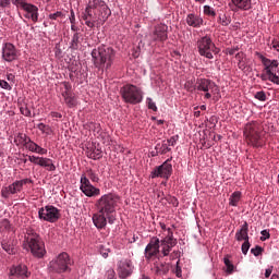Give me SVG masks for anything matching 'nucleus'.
<instances>
[{
  "mask_svg": "<svg viewBox=\"0 0 279 279\" xmlns=\"http://www.w3.org/2000/svg\"><path fill=\"white\" fill-rule=\"evenodd\" d=\"M87 156L92 158V160H99L100 158H102L104 155L101 149L94 147L87 151Z\"/></svg>",
  "mask_w": 279,
  "mask_h": 279,
  "instance_id": "32",
  "label": "nucleus"
},
{
  "mask_svg": "<svg viewBox=\"0 0 279 279\" xmlns=\"http://www.w3.org/2000/svg\"><path fill=\"white\" fill-rule=\"evenodd\" d=\"M259 77L260 80H263V82H267V80H269V74H267L266 72V74L265 73L260 74Z\"/></svg>",
  "mask_w": 279,
  "mask_h": 279,
  "instance_id": "63",
  "label": "nucleus"
},
{
  "mask_svg": "<svg viewBox=\"0 0 279 279\" xmlns=\"http://www.w3.org/2000/svg\"><path fill=\"white\" fill-rule=\"evenodd\" d=\"M35 154H40V156H45L47 154V149L37 146V149L35 150Z\"/></svg>",
  "mask_w": 279,
  "mask_h": 279,
  "instance_id": "55",
  "label": "nucleus"
},
{
  "mask_svg": "<svg viewBox=\"0 0 279 279\" xmlns=\"http://www.w3.org/2000/svg\"><path fill=\"white\" fill-rule=\"evenodd\" d=\"M263 252H264L263 247L258 245H256L254 248L251 250V254H254L255 256H260Z\"/></svg>",
  "mask_w": 279,
  "mask_h": 279,
  "instance_id": "48",
  "label": "nucleus"
},
{
  "mask_svg": "<svg viewBox=\"0 0 279 279\" xmlns=\"http://www.w3.org/2000/svg\"><path fill=\"white\" fill-rule=\"evenodd\" d=\"M63 87H64V92L63 93H66L68 95H71L72 93H71V88H72V86H71V83H69V82H63Z\"/></svg>",
  "mask_w": 279,
  "mask_h": 279,
  "instance_id": "52",
  "label": "nucleus"
},
{
  "mask_svg": "<svg viewBox=\"0 0 279 279\" xmlns=\"http://www.w3.org/2000/svg\"><path fill=\"white\" fill-rule=\"evenodd\" d=\"M250 225H247V222H244L240 230H238L235 232V240H238L239 242L241 241H250Z\"/></svg>",
  "mask_w": 279,
  "mask_h": 279,
  "instance_id": "24",
  "label": "nucleus"
},
{
  "mask_svg": "<svg viewBox=\"0 0 279 279\" xmlns=\"http://www.w3.org/2000/svg\"><path fill=\"white\" fill-rule=\"evenodd\" d=\"M38 217L41 221H48V223H56L62 217L60 209L53 205H47L39 208Z\"/></svg>",
  "mask_w": 279,
  "mask_h": 279,
  "instance_id": "10",
  "label": "nucleus"
},
{
  "mask_svg": "<svg viewBox=\"0 0 279 279\" xmlns=\"http://www.w3.org/2000/svg\"><path fill=\"white\" fill-rule=\"evenodd\" d=\"M223 263L227 267V272L228 274H233L234 272V264H232V262L230 260V255H226L223 258Z\"/></svg>",
  "mask_w": 279,
  "mask_h": 279,
  "instance_id": "35",
  "label": "nucleus"
},
{
  "mask_svg": "<svg viewBox=\"0 0 279 279\" xmlns=\"http://www.w3.org/2000/svg\"><path fill=\"white\" fill-rule=\"evenodd\" d=\"M197 49L199 56H203L208 60H213V58H215L213 53H219V48L215 46V43H213V39L208 35L197 40Z\"/></svg>",
  "mask_w": 279,
  "mask_h": 279,
  "instance_id": "7",
  "label": "nucleus"
},
{
  "mask_svg": "<svg viewBox=\"0 0 279 279\" xmlns=\"http://www.w3.org/2000/svg\"><path fill=\"white\" fill-rule=\"evenodd\" d=\"M48 19H50V21H60L64 19V13H62V11H57L56 13H50Z\"/></svg>",
  "mask_w": 279,
  "mask_h": 279,
  "instance_id": "41",
  "label": "nucleus"
},
{
  "mask_svg": "<svg viewBox=\"0 0 279 279\" xmlns=\"http://www.w3.org/2000/svg\"><path fill=\"white\" fill-rule=\"evenodd\" d=\"M71 265H73L71 256L66 252H63L49 263L48 269L52 274H66L71 271Z\"/></svg>",
  "mask_w": 279,
  "mask_h": 279,
  "instance_id": "5",
  "label": "nucleus"
},
{
  "mask_svg": "<svg viewBox=\"0 0 279 279\" xmlns=\"http://www.w3.org/2000/svg\"><path fill=\"white\" fill-rule=\"evenodd\" d=\"M62 97L68 108H75V106H77V100L73 94L62 93Z\"/></svg>",
  "mask_w": 279,
  "mask_h": 279,
  "instance_id": "30",
  "label": "nucleus"
},
{
  "mask_svg": "<svg viewBox=\"0 0 279 279\" xmlns=\"http://www.w3.org/2000/svg\"><path fill=\"white\" fill-rule=\"evenodd\" d=\"M260 58H262V62L265 66L266 73H267L268 69L271 70V73H276V69H278V64H279L278 61L277 60L271 61L265 57H260Z\"/></svg>",
  "mask_w": 279,
  "mask_h": 279,
  "instance_id": "27",
  "label": "nucleus"
},
{
  "mask_svg": "<svg viewBox=\"0 0 279 279\" xmlns=\"http://www.w3.org/2000/svg\"><path fill=\"white\" fill-rule=\"evenodd\" d=\"M155 149L157 154H168V151H171V148H169V144H167V141H163L161 144H157Z\"/></svg>",
  "mask_w": 279,
  "mask_h": 279,
  "instance_id": "33",
  "label": "nucleus"
},
{
  "mask_svg": "<svg viewBox=\"0 0 279 279\" xmlns=\"http://www.w3.org/2000/svg\"><path fill=\"white\" fill-rule=\"evenodd\" d=\"M93 10H98V19L95 21V16H93ZM112 11L108 8V4L104 0H93L89 1L85 11L82 13V19L85 21V25L93 29L95 27V23H106Z\"/></svg>",
  "mask_w": 279,
  "mask_h": 279,
  "instance_id": "1",
  "label": "nucleus"
},
{
  "mask_svg": "<svg viewBox=\"0 0 279 279\" xmlns=\"http://www.w3.org/2000/svg\"><path fill=\"white\" fill-rule=\"evenodd\" d=\"M12 3L26 12L24 14L26 19H31L33 23H38V7L27 3L25 0H13Z\"/></svg>",
  "mask_w": 279,
  "mask_h": 279,
  "instance_id": "12",
  "label": "nucleus"
},
{
  "mask_svg": "<svg viewBox=\"0 0 279 279\" xmlns=\"http://www.w3.org/2000/svg\"><path fill=\"white\" fill-rule=\"evenodd\" d=\"M80 189L86 197H97L101 195V190L98 187H95L94 185L90 184V180L86 178V174L81 175V185Z\"/></svg>",
  "mask_w": 279,
  "mask_h": 279,
  "instance_id": "14",
  "label": "nucleus"
},
{
  "mask_svg": "<svg viewBox=\"0 0 279 279\" xmlns=\"http://www.w3.org/2000/svg\"><path fill=\"white\" fill-rule=\"evenodd\" d=\"M171 173H173V166L169 163L168 159L161 166L154 169L151 178H166V180H169V178H171Z\"/></svg>",
  "mask_w": 279,
  "mask_h": 279,
  "instance_id": "16",
  "label": "nucleus"
},
{
  "mask_svg": "<svg viewBox=\"0 0 279 279\" xmlns=\"http://www.w3.org/2000/svg\"><path fill=\"white\" fill-rule=\"evenodd\" d=\"M184 86L189 93L197 90V85H195V81L193 80L187 81Z\"/></svg>",
  "mask_w": 279,
  "mask_h": 279,
  "instance_id": "43",
  "label": "nucleus"
},
{
  "mask_svg": "<svg viewBox=\"0 0 279 279\" xmlns=\"http://www.w3.org/2000/svg\"><path fill=\"white\" fill-rule=\"evenodd\" d=\"M167 29L169 27L165 24H159L155 27V31L153 33V40L156 43V40H159L160 43H165L169 36L167 35Z\"/></svg>",
  "mask_w": 279,
  "mask_h": 279,
  "instance_id": "20",
  "label": "nucleus"
},
{
  "mask_svg": "<svg viewBox=\"0 0 279 279\" xmlns=\"http://www.w3.org/2000/svg\"><path fill=\"white\" fill-rule=\"evenodd\" d=\"M178 245V240L173 238V231L171 229H168V234L163 239L159 240V250L162 254V256H169L171 254V250Z\"/></svg>",
  "mask_w": 279,
  "mask_h": 279,
  "instance_id": "13",
  "label": "nucleus"
},
{
  "mask_svg": "<svg viewBox=\"0 0 279 279\" xmlns=\"http://www.w3.org/2000/svg\"><path fill=\"white\" fill-rule=\"evenodd\" d=\"M25 184H34V181L32 179H22V180H16L9 186H3L1 190V197L4 199H8L10 195H16L23 191V186Z\"/></svg>",
  "mask_w": 279,
  "mask_h": 279,
  "instance_id": "9",
  "label": "nucleus"
},
{
  "mask_svg": "<svg viewBox=\"0 0 279 279\" xmlns=\"http://www.w3.org/2000/svg\"><path fill=\"white\" fill-rule=\"evenodd\" d=\"M20 111L24 117H32V110L27 106L21 107Z\"/></svg>",
  "mask_w": 279,
  "mask_h": 279,
  "instance_id": "47",
  "label": "nucleus"
},
{
  "mask_svg": "<svg viewBox=\"0 0 279 279\" xmlns=\"http://www.w3.org/2000/svg\"><path fill=\"white\" fill-rule=\"evenodd\" d=\"M274 271V267L271 266L270 268H267L265 271V278H269L271 276V272Z\"/></svg>",
  "mask_w": 279,
  "mask_h": 279,
  "instance_id": "60",
  "label": "nucleus"
},
{
  "mask_svg": "<svg viewBox=\"0 0 279 279\" xmlns=\"http://www.w3.org/2000/svg\"><path fill=\"white\" fill-rule=\"evenodd\" d=\"M23 247L31 252L35 258H44L45 254H47L45 242H43V239L37 233H28L24 238Z\"/></svg>",
  "mask_w": 279,
  "mask_h": 279,
  "instance_id": "3",
  "label": "nucleus"
},
{
  "mask_svg": "<svg viewBox=\"0 0 279 279\" xmlns=\"http://www.w3.org/2000/svg\"><path fill=\"white\" fill-rule=\"evenodd\" d=\"M106 217H107V219H108V223H114V216L112 215V214H109V215H105Z\"/></svg>",
  "mask_w": 279,
  "mask_h": 279,
  "instance_id": "58",
  "label": "nucleus"
},
{
  "mask_svg": "<svg viewBox=\"0 0 279 279\" xmlns=\"http://www.w3.org/2000/svg\"><path fill=\"white\" fill-rule=\"evenodd\" d=\"M1 247L7 252V254L14 255L16 254V248L14 247V240L4 239L1 242Z\"/></svg>",
  "mask_w": 279,
  "mask_h": 279,
  "instance_id": "25",
  "label": "nucleus"
},
{
  "mask_svg": "<svg viewBox=\"0 0 279 279\" xmlns=\"http://www.w3.org/2000/svg\"><path fill=\"white\" fill-rule=\"evenodd\" d=\"M98 213L112 215L117 208V196L114 194H105L96 203Z\"/></svg>",
  "mask_w": 279,
  "mask_h": 279,
  "instance_id": "8",
  "label": "nucleus"
},
{
  "mask_svg": "<svg viewBox=\"0 0 279 279\" xmlns=\"http://www.w3.org/2000/svg\"><path fill=\"white\" fill-rule=\"evenodd\" d=\"M19 58L16 47L13 44L7 43L2 47V60L5 62H14Z\"/></svg>",
  "mask_w": 279,
  "mask_h": 279,
  "instance_id": "18",
  "label": "nucleus"
},
{
  "mask_svg": "<svg viewBox=\"0 0 279 279\" xmlns=\"http://www.w3.org/2000/svg\"><path fill=\"white\" fill-rule=\"evenodd\" d=\"M153 269L157 276H166V274H169V264L160 262V257H158L154 263Z\"/></svg>",
  "mask_w": 279,
  "mask_h": 279,
  "instance_id": "23",
  "label": "nucleus"
},
{
  "mask_svg": "<svg viewBox=\"0 0 279 279\" xmlns=\"http://www.w3.org/2000/svg\"><path fill=\"white\" fill-rule=\"evenodd\" d=\"M28 160H29V162H33L34 165H38V162L40 161V157L29 156Z\"/></svg>",
  "mask_w": 279,
  "mask_h": 279,
  "instance_id": "56",
  "label": "nucleus"
},
{
  "mask_svg": "<svg viewBox=\"0 0 279 279\" xmlns=\"http://www.w3.org/2000/svg\"><path fill=\"white\" fill-rule=\"evenodd\" d=\"M175 276L177 278H182V268H180V266H177Z\"/></svg>",
  "mask_w": 279,
  "mask_h": 279,
  "instance_id": "61",
  "label": "nucleus"
},
{
  "mask_svg": "<svg viewBox=\"0 0 279 279\" xmlns=\"http://www.w3.org/2000/svg\"><path fill=\"white\" fill-rule=\"evenodd\" d=\"M203 12H204L205 16H211L213 19H215V16H217V12H215V9L210 5H204Z\"/></svg>",
  "mask_w": 279,
  "mask_h": 279,
  "instance_id": "38",
  "label": "nucleus"
},
{
  "mask_svg": "<svg viewBox=\"0 0 279 279\" xmlns=\"http://www.w3.org/2000/svg\"><path fill=\"white\" fill-rule=\"evenodd\" d=\"M70 23L71 25L75 24V11L71 10L70 11Z\"/></svg>",
  "mask_w": 279,
  "mask_h": 279,
  "instance_id": "57",
  "label": "nucleus"
},
{
  "mask_svg": "<svg viewBox=\"0 0 279 279\" xmlns=\"http://www.w3.org/2000/svg\"><path fill=\"white\" fill-rule=\"evenodd\" d=\"M116 276H117V274L114 272V269H109L106 272V278L107 279H114Z\"/></svg>",
  "mask_w": 279,
  "mask_h": 279,
  "instance_id": "53",
  "label": "nucleus"
},
{
  "mask_svg": "<svg viewBox=\"0 0 279 279\" xmlns=\"http://www.w3.org/2000/svg\"><path fill=\"white\" fill-rule=\"evenodd\" d=\"M25 149H28V151H33L36 154V149H38V144H36L32 138H29V142H26V145H24Z\"/></svg>",
  "mask_w": 279,
  "mask_h": 279,
  "instance_id": "40",
  "label": "nucleus"
},
{
  "mask_svg": "<svg viewBox=\"0 0 279 279\" xmlns=\"http://www.w3.org/2000/svg\"><path fill=\"white\" fill-rule=\"evenodd\" d=\"M196 90L205 93V99H210L213 95L219 93V86L208 78H198L196 81Z\"/></svg>",
  "mask_w": 279,
  "mask_h": 279,
  "instance_id": "11",
  "label": "nucleus"
},
{
  "mask_svg": "<svg viewBox=\"0 0 279 279\" xmlns=\"http://www.w3.org/2000/svg\"><path fill=\"white\" fill-rule=\"evenodd\" d=\"M0 87L4 88V90H12V85L8 81L0 80Z\"/></svg>",
  "mask_w": 279,
  "mask_h": 279,
  "instance_id": "50",
  "label": "nucleus"
},
{
  "mask_svg": "<svg viewBox=\"0 0 279 279\" xmlns=\"http://www.w3.org/2000/svg\"><path fill=\"white\" fill-rule=\"evenodd\" d=\"M124 104L136 106L143 101V89L133 84H126L120 89Z\"/></svg>",
  "mask_w": 279,
  "mask_h": 279,
  "instance_id": "6",
  "label": "nucleus"
},
{
  "mask_svg": "<svg viewBox=\"0 0 279 279\" xmlns=\"http://www.w3.org/2000/svg\"><path fill=\"white\" fill-rule=\"evenodd\" d=\"M1 8H8L10 5V0H0Z\"/></svg>",
  "mask_w": 279,
  "mask_h": 279,
  "instance_id": "59",
  "label": "nucleus"
},
{
  "mask_svg": "<svg viewBox=\"0 0 279 279\" xmlns=\"http://www.w3.org/2000/svg\"><path fill=\"white\" fill-rule=\"evenodd\" d=\"M85 175L86 179H90L92 182H99V174L93 171V169H88Z\"/></svg>",
  "mask_w": 279,
  "mask_h": 279,
  "instance_id": "36",
  "label": "nucleus"
},
{
  "mask_svg": "<svg viewBox=\"0 0 279 279\" xmlns=\"http://www.w3.org/2000/svg\"><path fill=\"white\" fill-rule=\"evenodd\" d=\"M146 104L149 110H153L154 112H158V107L156 106V102H154L151 98H147Z\"/></svg>",
  "mask_w": 279,
  "mask_h": 279,
  "instance_id": "45",
  "label": "nucleus"
},
{
  "mask_svg": "<svg viewBox=\"0 0 279 279\" xmlns=\"http://www.w3.org/2000/svg\"><path fill=\"white\" fill-rule=\"evenodd\" d=\"M255 99H258V101H265L267 99V94L265 92L260 90L255 94Z\"/></svg>",
  "mask_w": 279,
  "mask_h": 279,
  "instance_id": "46",
  "label": "nucleus"
},
{
  "mask_svg": "<svg viewBox=\"0 0 279 279\" xmlns=\"http://www.w3.org/2000/svg\"><path fill=\"white\" fill-rule=\"evenodd\" d=\"M14 278H21V279L29 278V272L27 271V266L24 264L13 266L10 269V279H14Z\"/></svg>",
  "mask_w": 279,
  "mask_h": 279,
  "instance_id": "19",
  "label": "nucleus"
},
{
  "mask_svg": "<svg viewBox=\"0 0 279 279\" xmlns=\"http://www.w3.org/2000/svg\"><path fill=\"white\" fill-rule=\"evenodd\" d=\"M267 75H268L269 82H272V84L279 85V74H277L276 72H271V70L268 69Z\"/></svg>",
  "mask_w": 279,
  "mask_h": 279,
  "instance_id": "39",
  "label": "nucleus"
},
{
  "mask_svg": "<svg viewBox=\"0 0 279 279\" xmlns=\"http://www.w3.org/2000/svg\"><path fill=\"white\" fill-rule=\"evenodd\" d=\"M134 272V264L130 259H121L118 262V276L121 279L130 278Z\"/></svg>",
  "mask_w": 279,
  "mask_h": 279,
  "instance_id": "17",
  "label": "nucleus"
},
{
  "mask_svg": "<svg viewBox=\"0 0 279 279\" xmlns=\"http://www.w3.org/2000/svg\"><path fill=\"white\" fill-rule=\"evenodd\" d=\"M0 227H1L3 230H10V228H12V225H10V220L3 219V220L0 222Z\"/></svg>",
  "mask_w": 279,
  "mask_h": 279,
  "instance_id": "49",
  "label": "nucleus"
},
{
  "mask_svg": "<svg viewBox=\"0 0 279 279\" xmlns=\"http://www.w3.org/2000/svg\"><path fill=\"white\" fill-rule=\"evenodd\" d=\"M252 244H250V240H244L243 244H242V254H244V256L247 255V252H250V247Z\"/></svg>",
  "mask_w": 279,
  "mask_h": 279,
  "instance_id": "44",
  "label": "nucleus"
},
{
  "mask_svg": "<svg viewBox=\"0 0 279 279\" xmlns=\"http://www.w3.org/2000/svg\"><path fill=\"white\" fill-rule=\"evenodd\" d=\"M29 136H27V134L25 133H19L15 138H14V143L15 145H22L23 147H25L27 145V143H29Z\"/></svg>",
  "mask_w": 279,
  "mask_h": 279,
  "instance_id": "31",
  "label": "nucleus"
},
{
  "mask_svg": "<svg viewBox=\"0 0 279 279\" xmlns=\"http://www.w3.org/2000/svg\"><path fill=\"white\" fill-rule=\"evenodd\" d=\"M37 128L40 132H43V134H47L48 136H49V134H51L50 125H46L45 123H39V124H37Z\"/></svg>",
  "mask_w": 279,
  "mask_h": 279,
  "instance_id": "42",
  "label": "nucleus"
},
{
  "mask_svg": "<svg viewBox=\"0 0 279 279\" xmlns=\"http://www.w3.org/2000/svg\"><path fill=\"white\" fill-rule=\"evenodd\" d=\"M219 23L223 27H228V25H230L232 23V19H230V16H228L226 14H220L219 15Z\"/></svg>",
  "mask_w": 279,
  "mask_h": 279,
  "instance_id": "37",
  "label": "nucleus"
},
{
  "mask_svg": "<svg viewBox=\"0 0 279 279\" xmlns=\"http://www.w3.org/2000/svg\"><path fill=\"white\" fill-rule=\"evenodd\" d=\"M241 192H233L229 198L230 206H239V202H241Z\"/></svg>",
  "mask_w": 279,
  "mask_h": 279,
  "instance_id": "34",
  "label": "nucleus"
},
{
  "mask_svg": "<svg viewBox=\"0 0 279 279\" xmlns=\"http://www.w3.org/2000/svg\"><path fill=\"white\" fill-rule=\"evenodd\" d=\"M260 241H267V239H270L271 234L269 233V230L265 229L260 232Z\"/></svg>",
  "mask_w": 279,
  "mask_h": 279,
  "instance_id": "51",
  "label": "nucleus"
},
{
  "mask_svg": "<svg viewBox=\"0 0 279 279\" xmlns=\"http://www.w3.org/2000/svg\"><path fill=\"white\" fill-rule=\"evenodd\" d=\"M177 142L178 140L175 138V136H172L166 143L168 144V147H174Z\"/></svg>",
  "mask_w": 279,
  "mask_h": 279,
  "instance_id": "54",
  "label": "nucleus"
},
{
  "mask_svg": "<svg viewBox=\"0 0 279 279\" xmlns=\"http://www.w3.org/2000/svg\"><path fill=\"white\" fill-rule=\"evenodd\" d=\"M38 166L45 167L47 171H56V165H53V160L49 158L40 157Z\"/></svg>",
  "mask_w": 279,
  "mask_h": 279,
  "instance_id": "28",
  "label": "nucleus"
},
{
  "mask_svg": "<svg viewBox=\"0 0 279 279\" xmlns=\"http://www.w3.org/2000/svg\"><path fill=\"white\" fill-rule=\"evenodd\" d=\"M92 58L96 69H110L114 62V49L99 46L92 51Z\"/></svg>",
  "mask_w": 279,
  "mask_h": 279,
  "instance_id": "2",
  "label": "nucleus"
},
{
  "mask_svg": "<svg viewBox=\"0 0 279 279\" xmlns=\"http://www.w3.org/2000/svg\"><path fill=\"white\" fill-rule=\"evenodd\" d=\"M202 116V111H199V107H194V117L199 118Z\"/></svg>",
  "mask_w": 279,
  "mask_h": 279,
  "instance_id": "62",
  "label": "nucleus"
},
{
  "mask_svg": "<svg viewBox=\"0 0 279 279\" xmlns=\"http://www.w3.org/2000/svg\"><path fill=\"white\" fill-rule=\"evenodd\" d=\"M158 254H160V239L154 236L146 245L144 256L146 260H151V258H154V256H158Z\"/></svg>",
  "mask_w": 279,
  "mask_h": 279,
  "instance_id": "15",
  "label": "nucleus"
},
{
  "mask_svg": "<svg viewBox=\"0 0 279 279\" xmlns=\"http://www.w3.org/2000/svg\"><path fill=\"white\" fill-rule=\"evenodd\" d=\"M238 10H252V0H231Z\"/></svg>",
  "mask_w": 279,
  "mask_h": 279,
  "instance_id": "26",
  "label": "nucleus"
},
{
  "mask_svg": "<svg viewBox=\"0 0 279 279\" xmlns=\"http://www.w3.org/2000/svg\"><path fill=\"white\" fill-rule=\"evenodd\" d=\"M81 38L82 33H74L70 43V49L77 51V49H80V46L82 45Z\"/></svg>",
  "mask_w": 279,
  "mask_h": 279,
  "instance_id": "29",
  "label": "nucleus"
},
{
  "mask_svg": "<svg viewBox=\"0 0 279 279\" xmlns=\"http://www.w3.org/2000/svg\"><path fill=\"white\" fill-rule=\"evenodd\" d=\"M236 51H239V47L230 49L228 51V53H229V56H234V53H236Z\"/></svg>",
  "mask_w": 279,
  "mask_h": 279,
  "instance_id": "64",
  "label": "nucleus"
},
{
  "mask_svg": "<svg viewBox=\"0 0 279 279\" xmlns=\"http://www.w3.org/2000/svg\"><path fill=\"white\" fill-rule=\"evenodd\" d=\"M93 223L96 226L98 230H104L106 226H108V219L106 218V214L97 213L93 215Z\"/></svg>",
  "mask_w": 279,
  "mask_h": 279,
  "instance_id": "22",
  "label": "nucleus"
},
{
  "mask_svg": "<svg viewBox=\"0 0 279 279\" xmlns=\"http://www.w3.org/2000/svg\"><path fill=\"white\" fill-rule=\"evenodd\" d=\"M244 136L247 145L252 147H263L265 138H263V131L257 123H247L244 128Z\"/></svg>",
  "mask_w": 279,
  "mask_h": 279,
  "instance_id": "4",
  "label": "nucleus"
},
{
  "mask_svg": "<svg viewBox=\"0 0 279 279\" xmlns=\"http://www.w3.org/2000/svg\"><path fill=\"white\" fill-rule=\"evenodd\" d=\"M185 21L190 27H195L196 29L204 25V19L195 13L187 14Z\"/></svg>",
  "mask_w": 279,
  "mask_h": 279,
  "instance_id": "21",
  "label": "nucleus"
}]
</instances>
